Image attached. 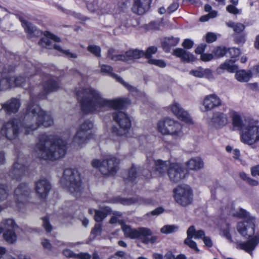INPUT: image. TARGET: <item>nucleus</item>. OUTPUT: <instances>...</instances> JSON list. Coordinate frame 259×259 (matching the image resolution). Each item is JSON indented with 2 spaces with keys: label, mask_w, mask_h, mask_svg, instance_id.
Masks as SVG:
<instances>
[{
  "label": "nucleus",
  "mask_w": 259,
  "mask_h": 259,
  "mask_svg": "<svg viewBox=\"0 0 259 259\" xmlns=\"http://www.w3.org/2000/svg\"><path fill=\"white\" fill-rule=\"evenodd\" d=\"M76 95L81 110L85 113H99L110 109H120L127 103L126 99L103 98L98 91L90 87L76 89Z\"/></svg>",
  "instance_id": "nucleus-1"
},
{
  "label": "nucleus",
  "mask_w": 259,
  "mask_h": 259,
  "mask_svg": "<svg viewBox=\"0 0 259 259\" xmlns=\"http://www.w3.org/2000/svg\"><path fill=\"white\" fill-rule=\"evenodd\" d=\"M67 143L56 135H39L34 148L37 156L45 160H55L63 157L66 152Z\"/></svg>",
  "instance_id": "nucleus-2"
},
{
  "label": "nucleus",
  "mask_w": 259,
  "mask_h": 259,
  "mask_svg": "<svg viewBox=\"0 0 259 259\" xmlns=\"http://www.w3.org/2000/svg\"><path fill=\"white\" fill-rule=\"evenodd\" d=\"M35 95H30L24 116V130L25 134L29 135L38 129L41 125L49 127L53 124V119L49 112L42 110L36 104Z\"/></svg>",
  "instance_id": "nucleus-3"
},
{
  "label": "nucleus",
  "mask_w": 259,
  "mask_h": 259,
  "mask_svg": "<svg viewBox=\"0 0 259 259\" xmlns=\"http://www.w3.org/2000/svg\"><path fill=\"white\" fill-rule=\"evenodd\" d=\"M236 215L239 218H244L243 222H239L237 229L239 234L243 237L250 238L245 242H238L236 247L242 249L252 255V251L259 243V232H257L255 235V219L250 217L249 213L245 209L240 208L236 212Z\"/></svg>",
  "instance_id": "nucleus-4"
},
{
  "label": "nucleus",
  "mask_w": 259,
  "mask_h": 259,
  "mask_svg": "<svg viewBox=\"0 0 259 259\" xmlns=\"http://www.w3.org/2000/svg\"><path fill=\"white\" fill-rule=\"evenodd\" d=\"M61 182L68 189L74 196L78 197L80 196L82 187L80 175L76 169H65L61 179Z\"/></svg>",
  "instance_id": "nucleus-5"
},
{
  "label": "nucleus",
  "mask_w": 259,
  "mask_h": 259,
  "mask_svg": "<svg viewBox=\"0 0 259 259\" xmlns=\"http://www.w3.org/2000/svg\"><path fill=\"white\" fill-rule=\"evenodd\" d=\"M121 229L125 237L131 239H139L145 244L154 243L158 239V236L153 235L151 230L147 228H139L135 229L126 225H123Z\"/></svg>",
  "instance_id": "nucleus-6"
},
{
  "label": "nucleus",
  "mask_w": 259,
  "mask_h": 259,
  "mask_svg": "<svg viewBox=\"0 0 259 259\" xmlns=\"http://www.w3.org/2000/svg\"><path fill=\"white\" fill-rule=\"evenodd\" d=\"M157 128L161 134L170 135L175 139L181 138L184 135L182 124L170 118L159 120L157 123Z\"/></svg>",
  "instance_id": "nucleus-7"
},
{
  "label": "nucleus",
  "mask_w": 259,
  "mask_h": 259,
  "mask_svg": "<svg viewBox=\"0 0 259 259\" xmlns=\"http://www.w3.org/2000/svg\"><path fill=\"white\" fill-rule=\"evenodd\" d=\"M24 117L22 119L14 118L4 123L1 128V134L7 140L16 139L21 132V127H24Z\"/></svg>",
  "instance_id": "nucleus-8"
},
{
  "label": "nucleus",
  "mask_w": 259,
  "mask_h": 259,
  "mask_svg": "<svg viewBox=\"0 0 259 259\" xmlns=\"http://www.w3.org/2000/svg\"><path fill=\"white\" fill-rule=\"evenodd\" d=\"M241 141L248 145H252L259 141V126L258 122L249 120L242 128Z\"/></svg>",
  "instance_id": "nucleus-9"
},
{
  "label": "nucleus",
  "mask_w": 259,
  "mask_h": 259,
  "mask_svg": "<svg viewBox=\"0 0 259 259\" xmlns=\"http://www.w3.org/2000/svg\"><path fill=\"white\" fill-rule=\"evenodd\" d=\"M45 35L38 42V44L42 47L49 49L53 48L69 59H75L77 57V55L75 53L71 52L69 50H63L60 46L55 43L60 41V38L57 36L48 31L45 32Z\"/></svg>",
  "instance_id": "nucleus-10"
},
{
  "label": "nucleus",
  "mask_w": 259,
  "mask_h": 259,
  "mask_svg": "<svg viewBox=\"0 0 259 259\" xmlns=\"http://www.w3.org/2000/svg\"><path fill=\"white\" fill-rule=\"evenodd\" d=\"M119 161L114 157L101 161L98 159L92 161L94 167L99 168L101 172L105 175H114L118 169Z\"/></svg>",
  "instance_id": "nucleus-11"
},
{
  "label": "nucleus",
  "mask_w": 259,
  "mask_h": 259,
  "mask_svg": "<svg viewBox=\"0 0 259 259\" xmlns=\"http://www.w3.org/2000/svg\"><path fill=\"white\" fill-rule=\"evenodd\" d=\"M114 121L118 124L120 130L113 128L112 133L118 136H122L126 133L131 126V122L128 115L124 112L116 110L112 113Z\"/></svg>",
  "instance_id": "nucleus-12"
},
{
  "label": "nucleus",
  "mask_w": 259,
  "mask_h": 259,
  "mask_svg": "<svg viewBox=\"0 0 259 259\" xmlns=\"http://www.w3.org/2000/svg\"><path fill=\"white\" fill-rule=\"evenodd\" d=\"M175 199L181 205L187 206L193 200V194L191 188L188 185H181L174 190Z\"/></svg>",
  "instance_id": "nucleus-13"
},
{
  "label": "nucleus",
  "mask_w": 259,
  "mask_h": 259,
  "mask_svg": "<svg viewBox=\"0 0 259 259\" xmlns=\"http://www.w3.org/2000/svg\"><path fill=\"white\" fill-rule=\"evenodd\" d=\"M30 189L25 183L20 184L14 191V199L16 206L20 209L26 205Z\"/></svg>",
  "instance_id": "nucleus-14"
},
{
  "label": "nucleus",
  "mask_w": 259,
  "mask_h": 259,
  "mask_svg": "<svg viewBox=\"0 0 259 259\" xmlns=\"http://www.w3.org/2000/svg\"><path fill=\"white\" fill-rule=\"evenodd\" d=\"M17 225L13 220H4L0 226V234L3 230H6L3 234L4 238L7 242L12 243L17 240V235L14 231Z\"/></svg>",
  "instance_id": "nucleus-15"
},
{
  "label": "nucleus",
  "mask_w": 259,
  "mask_h": 259,
  "mask_svg": "<svg viewBox=\"0 0 259 259\" xmlns=\"http://www.w3.org/2000/svg\"><path fill=\"white\" fill-rule=\"evenodd\" d=\"M26 167L24 164V159L22 154H18L9 171V176L13 179L20 180L25 175Z\"/></svg>",
  "instance_id": "nucleus-16"
},
{
  "label": "nucleus",
  "mask_w": 259,
  "mask_h": 259,
  "mask_svg": "<svg viewBox=\"0 0 259 259\" xmlns=\"http://www.w3.org/2000/svg\"><path fill=\"white\" fill-rule=\"evenodd\" d=\"M187 237L184 240V244L195 250L196 252H199L197 243L192 240V238L198 239L203 235V230H196L194 226H191L187 231Z\"/></svg>",
  "instance_id": "nucleus-17"
},
{
  "label": "nucleus",
  "mask_w": 259,
  "mask_h": 259,
  "mask_svg": "<svg viewBox=\"0 0 259 259\" xmlns=\"http://www.w3.org/2000/svg\"><path fill=\"white\" fill-rule=\"evenodd\" d=\"M167 174L171 181L178 183L185 178L186 171L180 164L172 163L167 169Z\"/></svg>",
  "instance_id": "nucleus-18"
},
{
  "label": "nucleus",
  "mask_w": 259,
  "mask_h": 259,
  "mask_svg": "<svg viewBox=\"0 0 259 259\" xmlns=\"http://www.w3.org/2000/svg\"><path fill=\"white\" fill-rule=\"evenodd\" d=\"M202 104L203 107L202 111L207 112L221 106L222 105V101L216 94H211L204 97Z\"/></svg>",
  "instance_id": "nucleus-19"
},
{
  "label": "nucleus",
  "mask_w": 259,
  "mask_h": 259,
  "mask_svg": "<svg viewBox=\"0 0 259 259\" xmlns=\"http://www.w3.org/2000/svg\"><path fill=\"white\" fill-rule=\"evenodd\" d=\"M42 86L44 92L42 94L37 95L38 99L45 98L48 94L57 91L59 87L57 81L50 75L45 76Z\"/></svg>",
  "instance_id": "nucleus-20"
},
{
  "label": "nucleus",
  "mask_w": 259,
  "mask_h": 259,
  "mask_svg": "<svg viewBox=\"0 0 259 259\" xmlns=\"http://www.w3.org/2000/svg\"><path fill=\"white\" fill-rule=\"evenodd\" d=\"M52 186L50 182L45 178H41L35 182L34 190L37 195L45 198L49 194Z\"/></svg>",
  "instance_id": "nucleus-21"
},
{
  "label": "nucleus",
  "mask_w": 259,
  "mask_h": 259,
  "mask_svg": "<svg viewBox=\"0 0 259 259\" xmlns=\"http://www.w3.org/2000/svg\"><path fill=\"white\" fill-rule=\"evenodd\" d=\"M21 105L19 99L12 98L1 104V110H3L7 115L16 113Z\"/></svg>",
  "instance_id": "nucleus-22"
},
{
  "label": "nucleus",
  "mask_w": 259,
  "mask_h": 259,
  "mask_svg": "<svg viewBox=\"0 0 259 259\" xmlns=\"http://www.w3.org/2000/svg\"><path fill=\"white\" fill-rule=\"evenodd\" d=\"M171 111L173 114L180 120L188 124H192V118L187 112L184 110L178 103L174 102L171 106Z\"/></svg>",
  "instance_id": "nucleus-23"
},
{
  "label": "nucleus",
  "mask_w": 259,
  "mask_h": 259,
  "mask_svg": "<svg viewBox=\"0 0 259 259\" xmlns=\"http://www.w3.org/2000/svg\"><path fill=\"white\" fill-rule=\"evenodd\" d=\"M26 67L28 68V70H26L25 72L27 74V77H24L22 76H12L13 82L15 84L14 87L23 86L29 77L35 74L37 71L36 67L30 63H28L26 65Z\"/></svg>",
  "instance_id": "nucleus-24"
},
{
  "label": "nucleus",
  "mask_w": 259,
  "mask_h": 259,
  "mask_svg": "<svg viewBox=\"0 0 259 259\" xmlns=\"http://www.w3.org/2000/svg\"><path fill=\"white\" fill-rule=\"evenodd\" d=\"M113 68L108 65H102L101 66V72L102 73H105L107 75H109L112 77L115 78L116 80L120 83H121L122 85H123L126 89H127L130 92H134L136 90V89L129 84L128 83L125 82L122 78L118 76L117 74L112 72Z\"/></svg>",
  "instance_id": "nucleus-25"
},
{
  "label": "nucleus",
  "mask_w": 259,
  "mask_h": 259,
  "mask_svg": "<svg viewBox=\"0 0 259 259\" xmlns=\"http://www.w3.org/2000/svg\"><path fill=\"white\" fill-rule=\"evenodd\" d=\"M91 138V133H86L82 132L81 131H77L73 137L72 143L74 146L82 147L88 143Z\"/></svg>",
  "instance_id": "nucleus-26"
},
{
  "label": "nucleus",
  "mask_w": 259,
  "mask_h": 259,
  "mask_svg": "<svg viewBox=\"0 0 259 259\" xmlns=\"http://www.w3.org/2000/svg\"><path fill=\"white\" fill-rule=\"evenodd\" d=\"M107 5L103 0H94L87 4V8L92 12H96L98 15L107 12L106 7Z\"/></svg>",
  "instance_id": "nucleus-27"
},
{
  "label": "nucleus",
  "mask_w": 259,
  "mask_h": 259,
  "mask_svg": "<svg viewBox=\"0 0 259 259\" xmlns=\"http://www.w3.org/2000/svg\"><path fill=\"white\" fill-rule=\"evenodd\" d=\"M151 4V0H135L133 10L139 15H142L147 12Z\"/></svg>",
  "instance_id": "nucleus-28"
},
{
  "label": "nucleus",
  "mask_w": 259,
  "mask_h": 259,
  "mask_svg": "<svg viewBox=\"0 0 259 259\" xmlns=\"http://www.w3.org/2000/svg\"><path fill=\"white\" fill-rule=\"evenodd\" d=\"M120 202L124 205H131L134 203H137L139 204L148 205L153 204V201L151 198L135 197L130 199H121Z\"/></svg>",
  "instance_id": "nucleus-29"
},
{
  "label": "nucleus",
  "mask_w": 259,
  "mask_h": 259,
  "mask_svg": "<svg viewBox=\"0 0 259 259\" xmlns=\"http://www.w3.org/2000/svg\"><path fill=\"white\" fill-rule=\"evenodd\" d=\"M20 20L22 23V26L31 37L38 36L41 34L40 31L31 23L25 21L22 18H20Z\"/></svg>",
  "instance_id": "nucleus-30"
},
{
  "label": "nucleus",
  "mask_w": 259,
  "mask_h": 259,
  "mask_svg": "<svg viewBox=\"0 0 259 259\" xmlns=\"http://www.w3.org/2000/svg\"><path fill=\"white\" fill-rule=\"evenodd\" d=\"M174 54L183 61L193 62L195 60L194 55L182 48H177L174 51Z\"/></svg>",
  "instance_id": "nucleus-31"
},
{
  "label": "nucleus",
  "mask_w": 259,
  "mask_h": 259,
  "mask_svg": "<svg viewBox=\"0 0 259 259\" xmlns=\"http://www.w3.org/2000/svg\"><path fill=\"white\" fill-rule=\"evenodd\" d=\"M144 55V52L138 49L130 50L125 53V62L130 63Z\"/></svg>",
  "instance_id": "nucleus-32"
},
{
  "label": "nucleus",
  "mask_w": 259,
  "mask_h": 259,
  "mask_svg": "<svg viewBox=\"0 0 259 259\" xmlns=\"http://www.w3.org/2000/svg\"><path fill=\"white\" fill-rule=\"evenodd\" d=\"M212 122L217 126H223L227 123L228 118L224 113L217 112L213 114Z\"/></svg>",
  "instance_id": "nucleus-33"
},
{
  "label": "nucleus",
  "mask_w": 259,
  "mask_h": 259,
  "mask_svg": "<svg viewBox=\"0 0 259 259\" xmlns=\"http://www.w3.org/2000/svg\"><path fill=\"white\" fill-rule=\"evenodd\" d=\"M235 76V78L239 82H247L252 77V73L250 70L237 69Z\"/></svg>",
  "instance_id": "nucleus-34"
},
{
  "label": "nucleus",
  "mask_w": 259,
  "mask_h": 259,
  "mask_svg": "<svg viewBox=\"0 0 259 259\" xmlns=\"http://www.w3.org/2000/svg\"><path fill=\"white\" fill-rule=\"evenodd\" d=\"M235 60L229 59L227 60L224 63L222 64L218 68V70L220 69L225 70L230 73L236 72L238 69V66L235 64Z\"/></svg>",
  "instance_id": "nucleus-35"
},
{
  "label": "nucleus",
  "mask_w": 259,
  "mask_h": 259,
  "mask_svg": "<svg viewBox=\"0 0 259 259\" xmlns=\"http://www.w3.org/2000/svg\"><path fill=\"white\" fill-rule=\"evenodd\" d=\"M203 162L199 157L191 158L187 162V167L192 170H198L203 167Z\"/></svg>",
  "instance_id": "nucleus-36"
},
{
  "label": "nucleus",
  "mask_w": 259,
  "mask_h": 259,
  "mask_svg": "<svg viewBox=\"0 0 259 259\" xmlns=\"http://www.w3.org/2000/svg\"><path fill=\"white\" fill-rule=\"evenodd\" d=\"M179 40V38L173 37L165 38L162 43V46L164 50L168 52L171 47H174L178 44Z\"/></svg>",
  "instance_id": "nucleus-37"
},
{
  "label": "nucleus",
  "mask_w": 259,
  "mask_h": 259,
  "mask_svg": "<svg viewBox=\"0 0 259 259\" xmlns=\"http://www.w3.org/2000/svg\"><path fill=\"white\" fill-rule=\"evenodd\" d=\"M15 84L13 82L12 76L4 77L0 80V89L7 90L14 88Z\"/></svg>",
  "instance_id": "nucleus-38"
},
{
  "label": "nucleus",
  "mask_w": 259,
  "mask_h": 259,
  "mask_svg": "<svg viewBox=\"0 0 259 259\" xmlns=\"http://www.w3.org/2000/svg\"><path fill=\"white\" fill-rule=\"evenodd\" d=\"M231 116L234 126L238 127L242 131V128L244 127L248 120L245 121V123H243L240 116L236 112H232L231 113Z\"/></svg>",
  "instance_id": "nucleus-39"
},
{
  "label": "nucleus",
  "mask_w": 259,
  "mask_h": 259,
  "mask_svg": "<svg viewBox=\"0 0 259 259\" xmlns=\"http://www.w3.org/2000/svg\"><path fill=\"white\" fill-rule=\"evenodd\" d=\"M169 162L165 161H163L160 160H157L155 162V170L160 175L164 174L166 170H167V166Z\"/></svg>",
  "instance_id": "nucleus-40"
},
{
  "label": "nucleus",
  "mask_w": 259,
  "mask_h": 259,
  "mask_svg": "<svg viewBox=\"0 0 259 259\" xmlns=\"http://www.w3.org/2000/svg\"><path fill=\"white\" fill-rule=\"evenodd\" d=\"M110 211V208L108 207H106L104 209L101 210H96L95 211V220L97 222L102 221L107 217Z\"/></svg>",
  "instance_id": "nucleus-41"
},
{
  "label": "nucleus",
  "mask_w": 259,
  "mask_h": 259,
  "mask_svg": "<svg viewBox=\"0 0 259 259\" xmlns=\"http://www.w3.org/2000/svg\"><path fill=\"white\" fill-rule=\"evenodd\" d=\"M226 25L229 27L232 28L235 32L238 33L243 31L245 28V26L242 23H236L232 21L227 22Z\"/></svg>",
  "instance_id": "nucleus-42"
},
{
  "label": "nucleus",
  "mask_w": 259,
  "mask_h": 259,
  "mask_svg": "<svg viewBox=\"0 0 259 259\" xmlns=\"http://www.w3.org/2000/svg\"><path fill=\"white\" fill-rule=\"evenodd\" d=\"M114 50L110 49L108 50L107 57L113 61H122L125 62V54L114 55Z\"/></svg>",
  "instance_id": "nucleus-43"
},
{
  "label": "nucleus",
  "mask_w": 259,
  "mask_h": 259,
  "mask_svg": "<svg viewBox=\"0 0 259 259\" xmlns=\"http://www.w3.org/2000/svg\"><path fill=\"white\" fill-rule=\"evenodd\" d=\"M179 230L177 226L174 225H167L163 226L160 229V232L163 234H170L176 232Z\"/></svg>",
  "instance_id": "nucleus-44"
},
{
  "label": "nucleus",
  "mask_w": 259,
  "mask_h": 259,
  "mask_svg": "<svg viewBox=\"0 0 259 259\" xmlns=\"http://www.w3.org/2000/svg\"><path fill=\"white\" fill-rule=\"evenodd\" d=\"M93 127V123L90 120H85L81 124L77 131H81L82 132L90 133V131Z\"/></svg>",
  "instance_id": "nucleus-45"
},
{
  "label": "nucleus",
  "mask_w": 259,
  "mask_h": 259,
  "mask_svg": "<svg viewBox=\"0 0 259 259\" xmlns=\"http://www.w3.org/2000/svg\"><path fill=\"white\" fill-rule=\"evenodd\" d=\"M138 176V172L137 170V168L134 166H133L129 170L128 172V174L126 177L125 176L123 177V179H125V181H129L133 182L135 180V179L137 178Z\"/></svg>",
  "instance_id": "nucleus-46"
},
{
  "label": "nucleus",
  "mask_w": 259,
  "mask_h": 259,
  "mask_svg": "<svg viewBox=\"0 0 259 259\" xmlns=\"http://www.w3.org/2000/svg\"><path fill=\"white\" fill-rule=\"evenodd\" d=\"M212 53L217 57H222L227 53V49L224 47H217L213 49Z\"/></svg>",
  "instance_id": "nucleus-47"
},
{
  "label": "nucleus",
  "mask_w": 259,
  "mask_h": 259,
  "mask_svg": "<svg viewBox=\"0 0 259 259\" xmlns=\"http://www.w3.org/2000/svg\"><path fill=\"white\" fill-rule=\"evenodd\" d=\"M87 50L97 57L101 56V48L98 46L89 45L87 48Z\"/></svg>",
  "instance_id": "nucleus-48"
},
{
  "label": "nucleus",
  "mask_w": 259,
  "mask_h": 259,
  "mask_svg": "<svg viewBox=\"0 0 259 259\" xmlns=\"http://www.w3.org/2000/svg\"><path fill=\"white\" fill-rule=\"evenodd\" d=\"M8 196V192L7 187L2 184H0V202L5 200Z\"/></svg>",
  "instance_id": "nucleus-49"
},
{
  "label": "nucleus",
  "mask_w": 259,
  "mask_h": 259,
  "mask_svg": "<svg viewBox=\"0 0 259 259\" xmlns=\"http://www.w3.org/2000/svg\"><path fill=\"white\" fill-rule=\"evenodd\" d=\"M227 52L229 54V57H230L232 59L238 57L240 54V50L236 48H229L227 50Z\"/></svg>",
  "instance_id": "nucleus-50"
},
{
  "label": "nucleus",
  "mask_w": 259,
  "mask_h": 259,
  "mask_svg": "<svg viewBox=\"0 0 259 259\" xmlns=\"http://www.w3.org/2000/svg\"><path fill=\"white\" fill-rule=\"evenodd\" d=\"M203 235L202 237L199 238L203 240L204 244L208 247H211L213 245V243L210 237L209 236H206L204 231L203 230Z\"/></svg>",
  "instance_id": "nucleus-51"
},
{
  "label": "nucleus",
  "mask_w": 259,
  "mask_h": 259,
  "mask_svg": "<svg viewBox=\"0 0 259 259\" xmlns=\"http://www.w3.org/2000/svg\"><path fill=\"white\" fill-rule=\"evenodd\" d=\"M157 49L156 47H154V46L150 47L147 49L146 51L145 52H144V56H145V57L146 58L148 59V60H149V59H151L150 57H151L152 54L156 53V52H157Z\"/></svg>",
  "instance_id": "nucleus-52"
},
{
  "label": "nucleus",
  "mask_w": 259,
  "mask_h": 259,
  "mask_svg": "<svg viewBox=\"0 0 259 259\" xmlns=\"http://www.w3.org/2000/svg\"><path fill=\"white\" fill-rule=\"evenodd\" d=\"M148 63L151 64L155 65L161 68H163L166 66L165 62L161 60H156L153 59H149Z\"/></svg>",
  "instance_id": "nucleus-53"
},
{
  "label": "nucleus",
  "mask_w": 259,
  "mask_h": 259,
  "mask_svg": "<svg viewBox=\"0 0 259 259\" xmlns=\"http://www.w3.org/2000/svg\"><path fill=\"white\" fill-rule=\"evenodd\" d=\"M42 226L47 232H50L52 230V226L50 224L47 217L42 219Z\"/></svg>",
  "instance_id": "nucleus-54"
},
{
  "label": "nucleus",
  "mask_w": 259,
  "mask_h": 259,
  "mask_svg": "<svg viewBox=\"0 0 259 259\" xmlns=\"http://www.w3.org/2000/svg\"><path fill=\"white\" fill-rule=\"evenodd\" d=\"M160 24L157 22L152 21L147 25V29L148 30H157L159 29Z\"/></svg>",
  "instance_id": "nucleus-55"
},
{
  "label": "nucleus",
  "mask_w": 259,
  "mask_h": 259,
  "mask_svg": "<svg viewBox=\"0 0 259 259\" xmlns=\"http://www.w3.org/2000/svg\"><path fill=\"white\" fill-rule=\"evenodd\" d=\"M102 231V225L100 224H96L92 230L91 233L95 236L100 235Z\"/></svg>",
  "instance_id": "nucleus-56"
},
{
  "label": "nucleus",
  "mask_w": 259,
  "mask_h": 259,
  "mask_svg": "<svg viewBox=\"0 0 259 259\" xmlns=\"http://www.w3.org/2000/svg\"><path fill=\"white\" fill-rule=\"evenodd\" d=\"M125 252L123 251H118L113 255L110 256L108 259H124Z\"/></svg>",
  "instance_id": "nucleus-57"
},
{
  "label": "nucleus",
  "mask_w": 259,
  "mask_h": 259,
  "mask_svg": "<svg viewBox=\"0 0 259 259\" xmlns=\"http://www.w3.org/2000/svg\"><path fill=\"white\" fill-rule=\"evenodd\" d=\"M203 77H206L208 79L213 78L212 71L209 69L202 68Z\"/></svg>",
  "instance_id": "nucleus-58"
},
{
  "label": "nucleus",
  "mask_w": 259,
  "mask_h": 259,
  "mask_svg": "<svg viewBox=\"0 0 259 259\" xmlns=\"http://www.w3.org/2000/svg\"><path fill=\"white\" fill-rule=\"evenodd\" d=\"M217 39L216 35L211 32L207 33L206 35V40L207 42L210 43L214 41Z\"/></svg>",
  "instance_id": "nucleus-59"
},
{
  "label": "nucleus",
  "mask_w": 259,
  "mask_h": 259,
  "mask_svg": "<svg viewBox=\"0 0 259 259\" xmlns=\"http://www.w3.org/2000/svg\"><path fill=\"white\" fill-rule=\"evenodd\" d=\"M63 254L67 257L76 258V253L73 252L72 250L66 249L63 250Z\"/></svg>",
  "instance_id": "nucleus-60"
},
{
  "label": "nucleus",
  "mask_w": 259,
  "mask_h": 259,
  "mask_svg": "<svg viewBox=\"0 0 259 259\" xmlns=\"http://www.w3.org/2000/svg\"><path fill=\"white\" fill-rule=\"evenodd\" d=\"M193 45V41L190 39H185L182 44L183 47L187 49L192 48Z\"/></svg>",
  "instance_id": "nucleus-61"
},
{
  "label": "nucleus",
  "mask_w": 259,
  "mask_h": 259,
  "mask_svg": "<svg viewBox=\"0 0 259 259\" xmlns=\"http://www.w3.org/2000/svg\"><path fill=\"white\" fill-rule=\"evenodd\" d=\"M190 73L196 77H203L202 68H199L197 70H191Z\"/></svg>",
  "instance_id": "nucleus-62"
},
{
  "label": "nucleus",
  "mask_w": 259,
  "mask_h": 259,
  "mask_svg": "<svg viewBox=\"0 0 259 259\" xmlns=\"http://www.w3.org/2000/svg\"><path fill=\"white\" fill-rule=\"evenodd\" d=\"M213 58V56L211 54L204 53L201 55V59L204 62L209 61Z\"/></svg>",
  "instance_id": "nucleus-63"
},
{
  "label": "nucleus",
  "mask_w": 259,
  "mask_h": 259,
  "mask_svg": "<svg viewBox=\"0 0 259 259\" xmlns=\"http://www.w3.org/2000/svg\"><path fill=\"white\" fill-rule=\"evenodd\" d=\"M91 256L88 253L81 252L77 254L76 255V258L79 259H91Z\"/></svg>",
  "instance_id": "nucleus-64"
}]
</instances>
